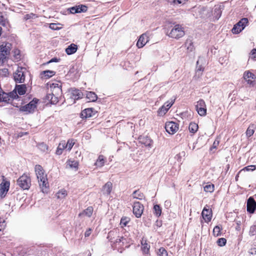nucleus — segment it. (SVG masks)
<instances>
[{
    "label": "nucleus",
    "instance_id": "44",
    "mask_svg": "<svg viewBox=\"0 0 256 256\" xmlns=\"http://www.w3.org/2000/svg\"><path fill=\"white\" fill-rule=\"evenodd\" d=\"M154 209L156 215L157 216H160L162 213V210L160 207L158 205L156 204L154 206Z\"/></svg>",
    "mask_w": 256,
    "mask_h": 256
},
{
    "label": "nucleus",
    "instance_id": "54",
    "mask_svg": "<svg viewBox=\"0 0 256 256\" xmlns=\"http://www.w3.org/2000/svg\"><path fill=\"white\" fill-rule=\"evenodd\" d=\"M128 222V220L127 218H122L120 220V224L122 226H126Z\"/></svg>",
    "mask_w": 256,
    "mask_h": 256
},
{
    "label": "nucleus",
    "instance_id": "43",
    "mask_svg": "<svg viewBox=\"0 0 256 256\" xmlns=\"http://www.w3.org/2000/svg\"><path fill=\"white\" fill-rule=\"evenodd\" d=\"M158 256H168V253L164 248L161 247L158 250Z\"/></svg>",
    "mask_w": 256,
    "mask_h": 256
},
{
    "label": "nucleus",
    "instance_id": "64",
    "mask_svg": "<svg viewBox=\"0 0 256 256\" xmlns=\"http://www.w3.org/2000/svg\"><path fill=\"white\" fill-rule=\"evenodd\" d=\"M58 62V59L56 58H52V60H50V61H49V63L50 62Z\"/></svg>",
    "mask_w": 256,
    "mask_h": 256
},
{
    "label": "nucleus",
    "instance_id": "45",
    "mask_svg": "<svg viewBox=\"0 0 256 256\" xmlns=\"http://www.w3.org/2000/svg\"><path fill=\"white\" fill-rule=\"evenodd\" d=\"M60 23H51L50 24L49 28L52 30H60L62 28V27H58V25H60Z\"/></svg>",
    "mask_w": 256,
    "mask_h": 256
},
{
    "label": "nucleus",
    "instance_id": "63",
    "mask_svg": "<svg viewBox=\"0 0 256 256\" xmlns=\"http://www.w3.org/2000/svg\"><path fill=\"white\" fill-rule=\"evenodd\" d=\"M151 142L152 140L150 139H148L147 140V142L146 143H144V144H146V146H150L152 145Z\"/></svg>",
    "mask_w": 256,
    "mask_h": 256
},
{
    "label": "nucleus",
    "instance_id": "46",
    "mask_svg": "<svg viewBox=\"0 0 256 256\" xmlns=\"http://www.w3.org/2000/svg\"><path fill=\"white\" fill-rule=\"evenodd\" d=\"M8 55L0 52V62H1L2 63H4L8 60Z\"/></svg>",
    "mask_w": 256,
    "mask_h": 256
},
{
    "label": "nucleus",
    "instance_id": "15",
    "mask_svg": "<svg viewBox=\"0 0 256 256\" xmlns=\"http://www.w3.org/2000/svg\"><path fill=\"white\" fill-rule=\"evenodd\" d=\"M61 94H56L52 92L48 94L46 96V99L49 101L52 104H56L58 102V98Z\"/></svg>",
    "mask_w": 256,
    "mask_h": 256
},
{
    "label": "nucleus",
    "instance_id": "8",
    "mask_svg": "<svg viewBox=\"0 0 256 256\" xmlns=\"http://www.w3.org/2000/svg\"><path fill=\"white\" fill-rule=\"evenodd\" d=\"M165 129L170 134H174L178 130V125L173 122H168L166 123Z\"/></svg>",
    "mask_w": 256,
    "mask_h": 256
},
{
    "label": "nucleus",
    "instance_id": "11",
    "mask_svg": "<svg viewBox=\"0 0 256 256\" xmlns=\"http://www.w3.org/2000/svg\"><path fill=\"white\" fill-rule=\"evenodd\" d=\"M70 12L71 14L84 12L88 10V7L86 5L80 4L69 8Z\"/></svg>",
    "mask_w": 256,
    "mask_h": 256
},
{
    "label": "nucleus",
    "instance_id": "32",
    "mask_svg": "<svg viewBox=\"0 0 256 256\" xmlns=\"http://www.w3.org/2000/svg\"><path fill=\"white\" fill-rule=\"evenodd\" d=\"M204 61L203 58L199 57L196 62V73L200 72L204 70V67L202 66V63Z\"/></svg>",
    "mask_w": 256,
    "mask_h": 256
},
{
    "label": "nucleus",
    "instance_id": "34",
    "mask_svg": "<svg viewBox=\"0 0 256 256\" xmlns=\"http://www.w3.org/2000/svg\"><path fill=\"white\" fill-rule=\"evenodd\" d=\"M141 244L142 245V250L143 252L145 254H148L149 252L150 246L146 243V240H142Z\"/></svg>",
    "mask_w": 256,
    "mask_h": 256
},
{
    "label": "nucleus",
    "instance_id": "4",
    "mask_svg": "<svg viewBox=\"0 0 256 256\" xmlns=\"http://www.w3.org/2000/svg\"><path fill=\"white\" fill-rule=\"evenodd\" d=\"M17 184L22 189L28 190L31 185V180L28 176L24 174L17 180Z\"/></svg>",
    "mask_w": 256,
    "mask_h": 256
},
{
    "label": "nucleus",
    "instance_id": "25",
    "mask_svg": "<svg viewBox=\"0 0 256 256\" xmlns=\"http://www.w3.org/2000/svg\"><path fill=\"white\" fill-rule=\"evenodd\" d=\"M26 86L24 84L16 85V88L14 90H16L20 95H23L26 92Z\"/></svg>",
    "mask_w": 256,
    "mask_h": 256
},
{
    "label": "nucleus",
    "instance_id": "33",
    "mask_svg": "<svg viewBox=\"0 0 256 256\" xmlns=\"http://www.w3.org/2000/svg\"><path fill=\"white\" fill-rule=\"evenodd\" d=\"M133 198H136L138 200H142L144 198L143 193L140 192L138 190H136L133 192L132 194Z\"/></svg>",
    "mask_w": 256,
    "mask_h": 256
},
{
    "label": "nucleus",
    "instance_id": "58",
    "mask_svg": "<svg viewBox=\"0 0 256 256\" xmlns=\"http://www.w3.org/2000/svg\"><path fill=\"white\" fill-rule=\"evenodd\" d=\"M186 0H172V2L174 4H180L185 2Z\"/></svg>",
    "mask_w": 256,
    "mask_h": 256
},
{
    "label": "nucleus",
    "instance_id": "29",
    "mask_svg": "<svg viewBox=\"0 0 256 256\" xmlns=\"http://www.w3.org/2000/svg\"><path fill=\"white\" fill-rule=\"evenodd\" d=\"M256 128V126L254 124H250L246 131V136L247 137L249 138L252 136Z\"/></svg>",
    "mask_w": 256,
    "mask_h": 256
},
{
    "label": "nucleus",
    "instance_id": "49",
    "mask_svg": "<svg viewBox=\"0 0 256 256\" xmlns=\"http://www.w3.org/2000/svg\"><path fill=\"white\" fill-rule=\"evenodd\" d=\"M226 242V240L224 238H220L217 241L218 244L220 246H224Z\"/></svg>",
    "mask_w": 256,
    "mask_h": 256
},
{
    "label": "nucleus",
    "instance_id": "30",
    "mask_svg": "<svg viewBox=\"0 0 256 256\" xmlns=\"http://www.w3.org/2000/svg\"><path fill=\"white\" fill-rule=\"evenodd\" d=\"M117 230H113L110 231L108 234L107 238L112 243H114L115 241L114 240H115V236H117Z\"/></svg>",
    "mask_w": 256,
    "mask_h": 256
},
{
    "label": "nucleus",
    "instance_id": "9",
    "mask_svg": "<svg viewBox=\"0 0 256 256\" xmlns=\"http://www.w3.org/2000/svg\"><path fill=\"white\" fill-rule=\"evenodd\" d=\"M144 206L138 202H135L133 205V213L138 218H140L144 211Z\"/></svg>",
    "mask_w": 256,
    "mask_h": 256
},
{
    "label": "nucleus",
    "instance_id": "3",
    "mask_svg": "<svg viewBox=\"0 0 256 256\" xmlns=\"http://www.w3.org/2000/svg\"><path fill=\"white\" fill-rule=\"evenodd\" d=\"M18 98V96L16 90L8 93H6L2 92V90L0 88V102H4L10 103L13 100L16 99Z\"/></svg>",
    "mask_w": 256,
    "mask_h": 256
},
{
    "label": "nucleus",
    "instance_id": "2",
    "mask_svg": "<svg viewBox=\"0 0 256 256\" xmlns=\"http://www.w3.org/2000/svg\"><path fill=\"white\" fill-rule=\"evenodd\" d=\"M166 34L171 38L179 39L184 35V28L180 24H176Z\"/></svg>",
    "mask_w": 256,
    "mask_h": 256
},
{
    "label": "nucleus",
    "instance_id": "31",
    "mask_svg": "<svg viewBox=\"0 0 256 256\" xmlns=\"http://www.w3.org/2000/svg\"><path fill=\"white\" fill-rule=\"evenodd\" d=\"M78 162L76 160H68L66 162V167L74 168L76 170L78 168Z\"/></svg>",
    "mask_w": 256,
    "mask_h": 256
},
{
    "label": "nucleus",
    "instance_id": "19",
    "mask_svg": "<svg viewBox=\"0 0 256 256\" xmlns=\"http://www.w3.org/2000/svg\"><path fill=\"white\" fill-rule=\"evenodd\" d=\"M202 215L206 222H209L212 219V210L205 207L202 211Z\"/></svg>",
    "mask_w": 256,
    "mask_h": 256
},
{
    "label": "nucleus",
    "instance_id": "41",
    "mask_svg": "<svg viewBox=\"0 0 256 256\" xmlns=\"http://www.w3.org/2000/svg\"><path fill=\"white\" fill-rule=\"evenodd\" d=\"M214 186L213 184H206L204 187V190L206 192H214Z\"/></svg>",
    "mask_w": 256,
    "mask_h": 256
},
{
    "label": "nucleus",
    "instance_id": "51",
    "mask_svg": "<svg viewBox=\"0 0 256 256\" xmlns=\"http://www.w3.org/2000/svg\"><path fill=\"white\" fill-rule=\"evenodd\" d=\"M8 20L4 18L3 16H0V24L3 26H6L8 24Z\"/></svg>",
    "mask_w": 256,
    "mask_h": 256
},
{
    "label": "nucleus",
    "instance_id": "23",
    "mask_svg": "<svg viewBox=\"0 0 256 256\" xmlns=\"http://www.w3.org/2000/svg\"><path fill=\"white\" fill-rule=\"evenodd\" d=\"M106 162V160L104 156L102 155H100L96 162L94 165L97 167L101 168L103 166Z\"/></svg>",
    "mask_w": 256,
    "mask_h": 256
},
{
    "label": "nucleus",
    "instance_id": "13",
    "mask_svg": "<svg viewBox=\"0 0 256 256\" xmlns=\"http://www.w3.org/2000/svg\"><path fill=\"white\" fill-rule=\"evenodd\" d=\"M10 182L4 181L0 184V196L4 198L6 196L10 188Z\"/></svg>",
    "mask_w": 256,
    "mask_h": 256
},
{
    "label": "nucleus",
    "instance_id": "53",
    "mask_svg": "<svg viewBox=\"0 0 256 256\" xmlns=\"http://www.w3.org/2000/svg\"><path fill=\"white\" fill-rule=\"evenodd\" d=\"M250 234L254 236L256 234V224L253 225L250 227Z\"/></svg>",
    "mask_w": 256,
    "mask_h": 256
},
{
    "label": "nucleus",
    "instance_id": "1",
    "mask_svg": "<svg viewBox=\"0 0 256 256\" xmlns=\"http://www.w3.org/2000/svg\"><path fill=\"white\" fill-rule=\"evenodd\" d=\"M35 172L38 179L39 185L42 189L44 192V188H48V183L46 178V175L44 173V170L42 166L40 165H36L35 166Z\"/></svg>",
    "mask_w": 256,
    "mask_h": 256
},
{
    "label": "nucleus",
    "instance_id": "17",
    "mask_svg": "<svg viewBox=\"0 0 256 256\" xmlns=\"http://www.w3.org/2000/svg\"><path fill=\"white\" fill-rule=\"evenodd\" d=\"M148 41V36L146 34H142L136 43V46L138 48H142Z\"/></svg>",
    "mask_w": 256,
    "mask_h": 256
},
{
    "label": "nucleus",
    "instance_id": "6",
    "mask_svg": "<svg viewBox=\"0 0 256 256\" xmlns=\"http://www.w3.org/2000/svg\"><path fill=\"white\" fill-rule=\"evenodd\" d=\"M38 100L34 99L28 104H26L20 108L22 112H26L27 113H32L36 108Z\"/></svg>",
    "mask_w": 256,
    "mask_h": 256
},
{
    "label": "nucleus",
    "instance_id": "56",
    "mask_svg": "<svg viewBox=\"0 0 256 256\" xmlns=\"http://www.w3.org/2000/svg\"><path fill=\"white\" fill-rule=\"evenodd\" d=\"M38 148L42 151L45 152L48 150V146L44 143H41L38 145Z\"/></svg>",
    "mask_w": 256,
    "mask_h": 256
},
{
    "label": "nucleus",
    "instance_id": "24",
    "mask_svg": "<svg viewBox=\"0 0 256 256\" xmlns=\"http://www.w3.org/2000/svg\"><path fill=\"white\" fill-rule=\"evenodd\" d=\"M77 49V46L74 44H72L68 46L66 49V52L68 55L72 54L76 52Z\"/></svg>",
    "mask_w": 256,
    "mask_h": 256
},
{
    "label": "nucleus",
    "instance_id": "18",
    "mask_svg": "<svg viewBox=\"0 0 256 256\" xmlns=\"http://www.w3.org/2000/svg\"><path fill=\"white\" fill-rule=\"evenodd\" d=\"M224 4H221L218 6H216L214 7V15L215 18L218 20L221 16L222 10L224 9Z\"/></svg>",
    "mask_w": 256,
    "mask_h": 256
},
{
    "label": "nucleus",
    "instance_id": "48",
    "mask_svg": "<svg viewBox=\"0 0 256 256\" xmlns=\"http://www.w3.org/2000/svg\"><path fill=\"white\" fill-rule=\"evenodd\" d=\"M214 234L216 236H218L220 235V228L219 226H216L213 230Z\"/></svg>",
    "mask_w": 256,
    "mask_h": 256
},
{
    "label": "nucleus",
    "instance_id": "61",
    "mask_svg": "<svg viewBox=\"0 0 256 256\" xmlns=\"http://www.w3.org/2000/svg\"><path fill=\"white\" fill-rule=\"evenodd\" d=\"M218 144L219 141L216 140L213 143L212 148H216Z\"/></svg>",
    "mask_w": 256,
    "mask_h": 256
},
{
    "label": "nucleus",
    "instance_id": "16",
    "mask_svg": "<svg viewBox=\"0 0 256 256\" xmlns=\"http://www.w3.org/2000/svg\"><path fill=\"white\" fill-rule=\"evenodd\" d=\"M12 49V44L7 42H3L0 45V52L6 54L10 55Z\"/></svg>",
    "mask_w": 256,
    "mask_h": 256
},
{
    "label": "nucleus",
    "instance_id": "60",
    "mask_svg": "<svg viewBox=\"0 0 256 256\" xmlns=\"http://www.w3.org/2000/svg\"><path fill=\"white\" fill-rule=\"evenodd\" d=\"M251 55L252 58H256V49H253L251 52Z\"/></svg>",
    "mask_w": 256,
    "mask_h": 256
},
{
    "label": "nucleus",
    "instance_id": "7",
    "mask_svg": "<svg viewBox=\"0 0 256 256\" xmlns=\"http://www.w3.org/2000/svg\"><path fill=\"white\" fill-rule=\"evenodd\" d=\"M198 114L201 116H204L206 114V105L203 100H200L197 102L196 106Z\"/></svg>",
    "mask_w": 256,
    "mask_h": 256
},
{
    "label": "nucleus",
    "instance_id": "36",
    "mask_svg": "<svg viewBox=\"0 0 256 256\" xmlns=\"http://www.w3.org/2000/svg\"><path fill=\"white\" fill-rule=\"evenodd\" d=\"M198 125L194 122H191L188 127L189 130L190 132L195 133L198 130Z\"/></svg>",
    "mask_w": 256,
    "mask_h": 256
},
{
    "label": "nucleus",
    "instance_id": "5",
    "mask_svg": "<svg viewBox=\"0 0 256 256\" xmlns=\"http://www.w3.org/2000/svg\"><path fill=\"white\" fill-rule=\"evenodd\" d=\"M25 69L22 67H18L14 74V78L16 83H23L25 80Z\"/></svg>",
    "mask_w": 256,
    "mask_h": 256
},
{
    "label": "nucleus",
    "instance_id": "26",
    "mask_svg": "<svg viewBox=\"0 0 256 256\" xmlns=\"http://www.w3.org/2000/svg\"><path fill=\"white\" fill-rule=\"evenodd\" d=\"M93 208L92 206H88L82 212L79 214V216H86L90 217L93 212Z\"/></svg>",
    "mask_w": 256,
    "mask_h": 256
},
{
    "label": "nucleus",
    "instance_id": "35",
    "mask_svg": "<svg viewBox=\"0 0 256 256\" xmlns=\"http://www.w3.org/2000/svg\"><path fill=\"white\" fill-rule=\"evenodd\" d=\"M244 30V28L241 27V26L238 23H236L232 28V31L233 34H238L242 30Z\"/></svg>",
    "mask_w": 256,
    "mask_h": 256
},
{
    "label": "nucleus",
    "instance_id": "42",
    "mask_svg": "<svg viewBox=\"0 0 256 256\" xmlns=\"http://www.w3.org/2000/svg\"><path fill=\"white\" fill-rule=\"evenodd\" d=\"M74 144L75 141L74 139H70L68 140L66 146V148L68 151L71 150Z\"/></svg>",
    "mask_w": 256,
    "mask_h": 256
},
{
    "label": "nucleus",
    "instance_id": "40",
    "mask_svg": "<svg viewBox=\"0 0 256 256\" xmlns=\"http://www.w3.org/2000/svg\"><path fill=\"white\" fill-rule=\"evenodd\" d=\"M168 111V110H167V108L166 107V106L163 105L158 109V115L162 116L164 115Z\"/></svg>",
    "mask_w": 256,
    "mask_h": 256
},
{
    "label": "nucleus",
    "instance_id": "62",
    "mask_svg": "<svg viewBox=\"0 0 256 256\" xmlns=\"http://www.w3.org/2000/svg\"><path fill=\"white\" fill-rule=\"evenodd\" d=\"M91 234V229L89 228L88 230H86L84 234V236L86 237L89 236Z\"/></svg>",
    "mask_w": 256,
    "mask_h": 256
},
{
    "label": "nucleus",
    "instance_id": "50",
    "mask_svg": "<svg viewBox=\"0 0 256 256\" xmlns=\"http://www.w3.org/2000/svg\"><path fill=\"white\" fill-rule=\"evenodd\" d=\"M175 101V98L172 99L170 102L168 101L166 102L164 105L166 106V107L167 108V110H169V108L172 106Z\"/></svg>",
    "mask_w": 256,
    "mask_h": 256
},
{
    "label": "nucleus",
    "instance_id": "12",
    "mask_svg": "<svg viewBox=\"0 0 256 256\" xmlns=\"http://www.w3.org/2000/svg\"><path fill=\"white\" fill-rule=\"evenodd\" d=\"M96 112L93 108H86L81 112L80 116L82 118H89L94 116Z\"/></svg>",
    "mask_w": 256,
    "mask_h": 256
},
{
    "label": "nucleus",
    "instance_id": "59",
    "mask_svg": "<svg viewBox=\"0 0 256 256\" xmlns=\"http://www.w3.org/2000/svg\"><path fill=\"white\" fill-rule=\"evenodd\" d=\"M248 253L250 254H252V255L256 254V248H250L248 251Z\"/></svg>",
    "mask_w": 256,
    "mask_h": 256
},
{
    "label": "nucleus",
    "instance_id": "39",
    "mask_svg": "<svg viewBox=\"0 0 256 256\" xmlns=\"http://www.w3.org/2000/svg\"><path fill=\"white\" fill-rule=\"evenodd\" d=\"M42 74H44V76L46 78H48L54 75L55 72L54 71L48 70L42 72Z\"/></svg>",
    "mask_w": 256,
    "mask_h": 256
},
{
    "label": "nucleus",
    "instance_id": "47",
    "mask_svg": "<svg viewBox=\"0 0 256 256\" xmlns=\"http://www.w3.org/2000/svg\"><path fill=\"white\" fill-rule=\"evenodd\" d=\"M248 22V20L247 18H243L240 21H239L238 24L241 27L245 28L246 24Z\"/></svg>",
    "mask_w": 256,
    "mask_h": 256
},
{
    "label": "nucleus",
    "instance_id": "14",
    "mask_svg": "<svg viewBox=\"0 0 256 256\" xmlns=\"http://www.w3.org/2000/svg\"><path fill=\"white\" fill-rule=\"evenodd\" d=\"M256 208V202L254 198L250 197L247 200L246 210L250 214L253 213Z\"/></svg>",
    "mask_w": 256,
    "mask_h": 256
},
{
    "label": "nucleus",
    "instance_id": "57",
    "mask_svg": "<svg viewBox=\"0 0 256 256\" xmlns=\"http://www.w3.org/2000/svg\"><path fill=\"white\" fill-rule=\"evenodd\" d=\"M34 16V14H27L24 16V18L26 20H28L32 18Z\"/></svg>",
    "mask_w": 256,
    "mask_h": 256
},
{
    "label": "nucleus",
    "instance_id": "20",
    "mask_svg": "<svg viewBox=\"0 0 256 256\" xmlns=\"http://www.w3.org/2000/svg\"><path fill=\"white\" fill-rule=\"evenodd\" d=\"M50 90L52 92H54L56 94H62V88L61 86L59 84L58 82L56 83H52L50 84Z\"/></svg>",
    "mask_w": 256,
    "mask_h": 256
},
{
    "label": "nucleus",
    "instance_id": "21",
    "mask_svg": "<svg viewBox=\"0 0 256 256\" xmlns=\"http://www.w3.org/2000/svg\"><path fill=\"white\" fill-rule=\"evenodd\" d=\"M72 98L74 100H78L82 97L84 94L79 90L76 88L72 89Z\"/></svg>",
    "mask_w": 256,
    "mask_h": 256
},
{
    "label": "nucleus",
    "instance_id": "22",
    "mask_svg": "<svg viewBox=\"0 0 256 256\" xmlns=\"http://www.w3.org/2000/svg\"><path fill=\"white\" fill-rule=\"evenodd\" d=\"M112 186L111 182H107L102 188L103 194L106 195L110 194L112 190Z\"/></svg>",
    "mask_w": 256,
    "mask_h": 256
},
{
    "label": "nucleus",
    "instance_id": "37",
    "mask_svg": "<svg viewBox=\"0 0 256 256\" xmlns=\"http://www.w3.org/2000/svg\"><path fill=\"white\" fill-rule=\"evenodd\" d=\"M56 195L58 198L62 199L64 198L67 195V192L66 190H62L58 192Z\"/></svg>",
    "mask_w": 256,
    "mask_h": 256
},
{
    "label": "nucleus",
    "instance_id": "55",
    "mask_svg": "<svg viewBox=\"0 0 256 256\" xmlns=\"http://www.w3.org/2000/svg\"><path fill=\"white\" fill-rule=\"evenodd\" d=\"M114 240L115 241V242L114 244L120 243L121 242H122L124 244V240H126V239L124 238L123 236H118L116 239Z\"/></svg>",
    "mask_w": 256,
    "mask_h": 256
},
{
    "label": "nucleus",
    "instance_id": "38",
    "mask_svg": "<svg viewBox=\"0 0 256 256\" xmlns=\"http://www.w3.org/2000/svg\"><path fill=\"white\" fill-rule=\"evenodd\" d=\"M185 46L190 52H192L194 50L193 44L191 40H187L185 42Z\"/></svg>",
    "mask_w": 256,
    "mask_h": 256
},
{
    "label": "nucleus",
    "instance_id": "10",
    "mask_svg": "<svg viewBox=\"0 0 256 256\" xmlns=\"http://www.w3.org/2000/svg\"><path fill=\"white\" fill-rule=\"evenodd\" d=\"M243 78L248 84L252 86L254 84L256 76L250 71L247 70L244 72L243 74Z\"/></svg>",
    "mask_w": 256,
    "mask_h": 256
},
{
    "label": "nucleus",
    "instance_id": "28",
    "mask_svg": "<svg viewBox=\"0 0 256 256\" xmlns=\"http://www.w3.org/2000/svg\"><path fill=\"white\" fill-rule=\"evenodd\" d=\"M86 97L90 102H95L98 98L97 95L92 92H86Z\"/></svg>",
    "mask_w": 256,
    "mask_h": 256
},
{
    "label": "nucleus",
    "instance_id": "27",
    "mask_svg": "<svg viewBox=\"0 0 256 256\" xmlns=\"http://www.w3.org/2000/svg\"><path fill=\"white\" fill-rule=\"evenodd\" d=\"M66 148V142L64 141L61 142L58 147L57 148L56 154L58 155H60L62 154L63 150Z\"/></svg>",
    "mask_w": 256,
    "mask_h": 256
},
{
    "label": "nucleus",
    "instance_id": "52",
    "mask_svg": "<svg viewBox=\"0 0 256 256\" xmlns=\"http://www.w3.org/2000/svg\"><path fill=\"white\" fill-rule=\"evenodd\" d=\"M256 170V166L254 165H250L244 167L242 170L244 171H254Z\"/></svg>",
    "mask_w": 256,
    "mask_h": 256
}]
</instances>
